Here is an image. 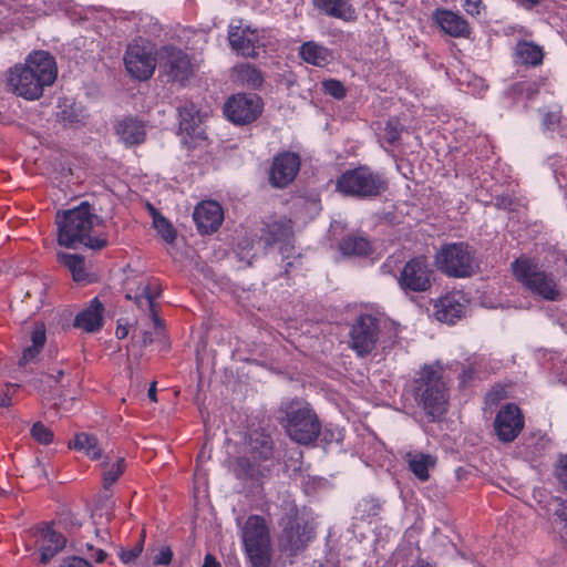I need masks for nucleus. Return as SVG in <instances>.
<instances>
[{
    "mask_svg": "<svg viewBox=\"0 0 567 567\" xmlns=\"http://www.w3.org/2000/svg\"><path fill=\"white\" fill-rule=\"evenodd\" d=\"M556 475L564 489L567 492V456L560 457L556 467Z\"/></svg>",
    "mask_w": 567,
    "mask_h": 567,
    "instance_id": "de8ad7c7",
    "label": "nucleus"
},
{
    "mask_svg": "<svg viewBox=\"0 0 567 567\" xmlns=\"http://www.w3.org/2000/svg\"><path fill=\"white\" fill-rule=\"evenodd\" d=\"M32 437L40 444H50L53 440V433L41 422L33 424L31 429Z\"/></svg>",
    "mask_w": 567,
    "mask_h": 567,
    "instance_id": "a19ab883",
    "label": "nucleus"
},
{
    "mask_svg": "<svg viewBox=\"0 0 567 567\" xmlns=\"http://www.w3.org/2000/svg\"><path fill=\"white\" fill-rule=\"evenodd\" d=\"M103 303L97 297L93 298L85 309L80 311L74 319V327L85 332H95L102 328L103 323Z\"/></svg>",
    "mask_w": 567,
    "mask_h": 567,
    "instance_id": "393cba45",
    "label": "nucleus"
},
{
    "mask_svg": "<svg viewBox=\"0 0 567 567\" xmlns=\"http://www.w3.org/2000/svg\"><path fill=\"white\" fill-rule=\"evenodd\" d=\"M96 537L102 543H107L110 539V534L106 530H96Z\"/></svg>",
    "mask_w": 567,
    "mask_h": 567,
    "instance_id": "4d7b16f0",
    "label": "nucleus"
},
{
    "mask_svg": "<svg viewBox=\"0 0 567 567\" xmlns=\"http://www.w3.org/2000/svg\"><path fill=\"white\" fill-rule=\"evenodd\" d=\"M58 260L65 266L72 274L74 281H83L86 278L84 259L75 254H59Z\"/></svg>",
    "mask_w": 567,
    "mask_h": 567,
    "instance_id": "c9c22d12",
    "label": "nucleus"
},
{
    "mask_svg": "<svg viewBox=\"0 0 567 567\" xmlns=\"http://www.w3.org/2000/svg\"><path fill=\"white\" fill-rule=\"evenodd\" d=\"M125 467V461L123 457H115L107 460L103 463V485L109 488L113 483L117 481Z\"/></svg>",
    "mask_w": 567,
    "mask_h": 567,
    "instance_id": "4c0bfd02",
    "label": "nucleus"
},
{
    "mask_svg": "<svg viewBox=\"0 0 567 567\" xmlns=\"http://www.w3.org/2000/svg\"><path fill=\"white\" fill-rule=\"evenodd\" d=\"M100 224L101 219L91 206L81 203L78 207L56 215L58 243L66 248L84 245L94 250L102 249L107 245V239L96 230Z\"/></svg>",
    "mask_w": 567,
    "mask_h": 567,
    "instance_id": "f257e3e1",
    "label": "nucleus"
},
{
    "mask_svg": "<svg viewBox=\"0 0 567 567\" xmlns=\"http://www.w3.org/2000/svg\"><path fill=\"white\" fill-rule=\"evenodd\" d=\"M433 270L425 257L410 259L400 271L398 285L404 292H424L432 286Z\"/></svg>",
    "mask_w": 567,
    "mask_h": 567,
    "instance_id": "9d476101",
    "label": "nucleus"
},
{
    "mask_svg": "<svg viewBox=\"0 0 567 567\" xmlns=\"http://www.w3.org/2000/svg\"><path fill=\"white\" fill-rule=\"evenodd\" d=\"M471 378V374L467 373V371H464L463 375H462V380L461 382L464 383L467 379Z\"/></svg>",
    "mask_w": 567,
    "mask_h": 567,
    "instance_id": "680f3d73",
    "label": "nucleus"
},
{
    "mask_svg": "<svg viewBox=\"0 0 567 567\" xmlns=\"http://www.w3.org/2000/svg\"><path fill=\"white\" fill-rule=\"evenodd\" d=\"M437 268L450 277H470L476 268L473 251L466 244L444 245L435 256Z\"/></svg>",
    "mask_w": 567,
    "mask_h": 567,
    "instance_id": "423d86ee",
    "label": "nucleus"
},
{
    "mask_svg": "<svg viewBox=\"0 0 567 567\" xmlns=\"http://www.w3.org/2000/svg\"><path fill=\"white\" fill-rule=\"evenodd\" d=\"M124 63L131 76L145 81L158 64V51L150 42L135 41L127 47Z\"/></svg>",
    "mask_w": 567,
    "mask_h": 567,
    "instance_id": "0eeeda50",
    "label": "nucleus"
},
{
    "mask_svg": "<svg viewBox=\"0 0 567 567\" xmlns=\"http://www.w3.org/2000/svg\"><path fill=\"white\" fill-rule=\"evenodd\" d=\"M313 4L324 14L343 21H353L357 17L348 0H313Z\"/></svg>",
    "mask_w": 567,
    "mask_h": 567,
    "instance_id": "c85d7f7f",
    "label": "nucleus"
},
{
    "mask_svg": "<svg viewBox=\"0 0 567 567\" xmlns=\"http://www.w3.org/2000/svg\"><path fill=\"white\" fill-rule=\"evenodd\" d=\"M64 372L63 370L59 369L55 373L48 375V382L49 386H52L53 384H56L60 382V380L63 378Z\"/></svg>",
    "mask_w": 567,
    "mask_h": 567,
    "instance_id": "864d4df0",
    "label": "nucleus"
},
{
    "mask_svg": "<svg viewBox=\"0 0 567 567\" xmlns=\"http://www.w3.org/2000/svg\"><path fill=\"white\" fill-rule=\"evenodd\" d=\"M115 132L120 140L126 145L140 144L144 142L146 136L144 123L134 117L121 120L115 126Z\"/></svg>",
    "mask_w": 567,
    "mask_h": 567,
    "instance_id": "cd10ccee",
    "label": "nucleus"
},
{
    "mask_svg": "<svg viewBox=\"0 0 567 567\" xmlns=\"http://www.w3.org/2000/svg\"><path fill=\"white\" fill-rule=\"evenodd\" d=\"M560 121H561L560 110L557 107L554 110H548L543 115V125L546 130L554 131V130L558 128Z\"/></svg>",
    "mask_w": 567,
    "mask_h": 567,
    "instance_id": "37998d69",
    "label": "nucleus"
},
{
    "mask_svg": "<svg viewBox=\"0 0 567 567\" xmlns=\"http://www.w3.org/2000/svg\"><path fill=\"white\" fill-rule=\"evenodd\" d=\"M300 168L299 156L285 152L275 157L270 169V183L276 187H286L290 184Z\"/></svg>",
    "mask_w": 567,
    "mask_h": 567,
    "instance_id": "f3484780",
    "label": "nucleus"
},
{
    "mask_svg": "<svg viewBox=\"0 0 567 567\" xmlns=\"http://www.w3.org/2000/svg\"><path fill=\"white\" fill-rule=\"evenodd\" d=\"M251 567H270L271 544L245 548Z\"/></svg>",
    "mask_w": 567,
    "mask_h": 567,
    "instance_id": "58836bf2",
    "label": "nucleus"
},
{
    "mask_svg": "<svg viewBox=\"0 0 567 567\" xmlns=\"http://www.w3.org/2000/svg\"><path fill=\"white\" fill-rule=\"evenodd\" d=\"M193 218L202 234H208L218 229L224 220L221 206L215 200H204L194 210Z\"/></svg>",
    "mask_w": 567,
    "mask_h": 567,
    "instance_id": "412c9836",
    "label": "nucleus"
},
{
    "mask_svg": "<svg viewBox=\"0 0 567 567\" xmlns=\"http://www.w3.org/2000/svg\"><path fill=\"white\" fill-rule=\"evenodd\" d=\"M414 395L425 413L432 417L442 415L447 406V388L443 368L436 363L424 365L415 380Z\"/></svg>",
    "mask_w": 567,
    "mask_h": 567,
    "instance_id": "f03ea898",
    "label": "nucleus"
},
{
    "mask_svg": "<svg viewBox=\"0 0 567 567\" xmlns=\"http://www.w3.org/2000/svg\"><path fill=\"white\" fill-rule=\"evenodd\" d=\"M60 567H93L86 559L79 556H69L62 559Z\"/></svg>",
    "mask_w": 567,
    "mask_h": 567,
    "instance_id": "09e8293b",
    "label": "nucleus"
},
{
    "mask_svg": "<svg viewBox=\"0 0 567 567\" xmlns=\"http://www.w3.org/2000/svg\"><path fill=\"white\" fill-rule=\"evenodd\" d=\"M250 452L255 462L269 460L272 455V444L269 436L255 434L249 440Z\"/></svg>",
    "mask_w": 567,
    "mask_h": 567,
    "instance_id": "72a5a7b5",
    "label": "nucleus"
},
{
    "mask_svg": "<svg viewBox=\"0 0 567 567\" xmlns=\"http://www.w3.org/2000/svg\"><path fill=\"white\" fill-rule=\"evenodd\" d=\"M409 467L420 481H427L429 471L434 467L436 458L430 454L413 453L409 454Z\"/></svg>",
    "mask_w": 567,
    "mask_h": 567,
    "instance_id": "7c9ffc66",
    "label": "nucleus"
},
{
    "mask_svg": "<svg viewBox=\"0 0 567 567\" xmlns=\"http://www.w3.org/2000/svg\"><path fill=\"white\" fill-rule=\"evenodd\" d=\"M70 446L79 452L84 453L92 460H97L102 455V449L99 445L97 439L87 433L76 434Z\"/></svg>",
    "mask_w": 567,
    "mask_h": 567,
    "instance_id": "2f4dec72",
    "label": "nucleus"
},
{
    "mask_svg": "<svg viewBox=\"0 0 567 567\" xmlns=\"http://www.w3.org/2000/svg\"><path fill=\"white\" fill-rule=\"evenodd\" d=\"M281 409L287 416V433L293 441L308 444L317 439L320 432L319 421L307 404L292 400L284 402Z\"/></svg>",
    "mask_w": 567,
    "mask_h": 567,
    "instance_id": "20e7f679",
    "label": "nucleus"
},
{
    "mask_svg": "<svg viewBox=\"0 0 567 567\" xmlns=\"http://www.w3.org/2000/svg\"><path fill=\"white\" fill-rule=\"evenodd\" d=\"M85 548L87 551H93L91 558L97 564L103 563L107 557V554L103 549H95L94 546L90 543L85 544Z\"/></svg>",
    "mask_w": 567,
    "mask_h": 567,
    "instance_id": "3c124183",
    "label": "nucleus"
},
{
    "mask_svg": "<svg viewBox=\"0 0 567 567\" xmlns=\"http://www.w3.org/2000/svg\"><path fill=\"white\" fill-rule=\"evenodd\" d=\"M125 297L134 300L135 305L142 311H150L154 324L159 326L161 321L154 309V301L161 295V287L155 281H147L145 277L126 278L124 282Z\"/></svg>",
    "mask_w": 567,
    "mask_h": 567,
    "instance_id": "1a4fd4ad",
    "label": "nucleus"
},
{
    "mask_svg": "<svg viewBox=\"0 0 567 567\" xmlns=\"http://www.w3.org/2000/svg\"><path fill=\"white\" fill-rule=\"evenodd\" d=\"M115 333L118 339H124L127 336V328L118 326Z\"/></svg>",
    "mask_w": 567,
    "mask_h": 567,
    "instance_id": "13d9d810",
    "label": "nucleus"
},
{
    "mask_svg": "<svg viewBox=\"0 0 567 567\" xmlns=\"http://www.w3.org/2000/svg\"><path fill=\"white\" fill-rule=\"evenodd\" d=\"M322 87L326 93L330 94L334 99H342L346 95V89L343 84L334 79L326 80L322 82Z\"/></svg>",
    "mask_w": 567,
    "mask_h": 567,
    "instance_id": "79ce46f5",
    "label": "nucleus"
},
{
    "mask_svg": "<svg viewBox=\"0 0 567 567\" xmlns=\"http://www.w3.org/2000/svg\"><path fill=\"white\" fill-rule=\"evenodd\" d=\"M148 398L152 400V401H156V383L153 382L148 389Z\"/></svg>",
    "mask_w": 567,
    "mask_h": 567,
    "instance_id": "bf43d9fd",
    "label": "nucleus"
},
{
    "mask_svg": "<svg viewBox=\"0 0 567 567\" xmlns=\"http://www.w3.org/2000/svg\"><path fill=\"white\" fill-rule=\"evenodd\" d=\"M287 514L281 519L284 527L279 538L284 550L295 555L302 550L307 543L313 537L312 530L301 526L297 517V507L292 502H286Z\"/></svg>",
    "mask_w": 567,
    "mask_h": 567,
    "instance_id": "6e6552de",
    "label": "nucleus"
},
{
    "mask_svg": "<svg viewBox=\"0 0 567 567\" xmlns=\"http://www.w3.org/2000/svg\"><path fill=\"white\" fill-rule=\"evenodd\" d=\"M158 66L173 80L183 82L193 72L188 55L173 45H165L158 50Z\"/></svg>",
    "mask_w": 567,
    "mask_h": 567,
    "instance_id": "4468645a",
    "label": "nucleus"
},
{
    "mask_svg": "<svg viewBox=\"0 0 567 567\" xmlns=\"http://www.w3.org/2000/svg\"><path fill=\"white\" fill-rule=\"evenodd\" d=\"M179 134L184 144L189 147L196 145L197 140L203 138L202 118L193 103L179 107Z\"/></svg>",
    "mask_w": 567,
    "mask_h": 567,
    "instance_id": "aec40b11",
    "label": "nucleus"
},
{
    "mask_svg": "<svg viewBox=\"0 0 567 567\" xmlns=\"http://www.w3.org/2000/svg\"><path fill=\"white\" fill-rule=\"evenodd\" d=\"M380 329V320L371 315H362L351 330L353 350L359 355L369 354L375 347Z\"/></svg>",
    "mask_w": 567,
    "mask_h": 567,
    "instance_id": "ddd939ff",
    "label": "nucleus"
},
{
    "mask_svg": "<svg viewBox=\"0 0 567 567\" xmlns=\"http://www.w3.org/2000/svg\"><path fill=\"white\" fill-rule=\"evenodd\" d=\"M228 41L234 51L247 58L256 56L261 47L259 31L238 18L233 19L228 25Z\"/></svg>",
    "mask_w": 567,
    "mask_h": 567,
    "instance_id": "f8f14e48",
    "label": "nucleus"
},
{
    "mask_svg": "<svg viewBox=\"0 0 567 567\" xmlns=\"http://www.w3.org/2000/svg\"><path fill=\"white\" fill-rule=\"evenodd\" d=\"M466 310V300L461 291H453L442 296L434 303L435 318L445 323H454L461 319Z\"/></svg>",
    "mask_w": 567,
    "mask_h": 567,
    "instance_id": "a211bd4d",
    "label": "nucleus"
},
{
    "mask_svg": "<svg viewBox=\"0 0 567 567\" xmlns=\"http://www.w3.org/2000/svg\"><path fill=\"white\" fill-rule=\"evenodd\" d=\"M11 404V396L4 390H0V406H9Z\"/></svg>",
    "mask_w": 567,
    "mask_h": 567,
    "instance_id": "6e6d98bb",
    "label": "nucleus"
},
{
    "mask_svg": "<svg viewBox=\"0 0 567 567\" xmlns=\"http://www.w3.org/2000/svg\"><path fill=\"white\" fill-rule=\"evenodd\" d=\"M433 19L437 25L451 37L465 38L471 32L467 21L453 11L437 9L433 14Z\"/></svg>",
    "mask_w": 567,
    "mask_h": 567,
    "instance_id": "b1692460",
    "label": "nucleus"
},
{
    "mask_svg": "<svg viewBox=\"0 0 567 567\" xmlns=\"http://www.w3.org/2000/svg\"><path fill=\"white\" fill-rule=\"evenodd\" d=\"M142 550H143V545L140 542L133 548L121 549L118 556H120V559L124 564H130V563L134 561L141 555Z\"/></svg>",
    "mask_w": 567,
    "mask_h": 567,
    "instance_id": "a18cd8bd",
    "label": "nucleus"
},
{
    "mask_svg": "<svg viewBox=\"0 0 567 567\" xmlns=\"http://www.w3.org/2000/svg\"><path fill=\"white\" fill-rule=\"evenodd\" d=\"M384 140L390 144L393 145L400 137V128L399 124L394 120L388 121L385 128H384Z\"/></svg>",
    "mask_w": 567,
    "mask_h": 567,
    "instance_id": "c03bdc74",
    "label": "nucleus"
},
{
    "mask_svg": "<svg viewBox=\"0 0 567 567\" xmlns=\"http://www.w3.org/2000/svg\"><path fill=\"white\" fill-rule=\"evenodd\" d=\"M37 543L39 544L40 563L48 564L65 544V537L55 532L51 525H43L38 532Z\"/></svg>",
    "mask_w": 567,
    "mask_h": 567,
    "instance_id": "4be33fe9",
    "label": "nucleus"
},
{
    "mask_svg": "<svg viewBox=\"0 0 567 567\" xmlns=\"http://www.w3.org/2000/svg\"><path fill=\"white\" fill-rule=\"evenodd\" d=\"M517 281L532 292L547 300H555L559 290L553 275L546 272L535 260L520 257L512 264Z\"/></svg>",
    "mask_w": 567,
    "mask_h": 567,
    "instance_id": "7ed1b4c3",
    "label": "nucleus"
},
{
    "mask_svg": "<svg viewBox=\"0 0 567 567\" xmlns=\"http://www.w3.org/2000/svg\"><path fill=\"white\" fill-rule=\"evenodd\" d=\"M337 189L346 196L373 197L385 189V182L368 167H359L343 173L337 179Z\"/></svg>",
    "mask_w": 567,
    "mask_h": 567,
    "instance_id": "39448f33",
    "label": "nucleus"
},
{
    "mask_svg": "<svg viewBox=\"0 0 567 567\" xmlns=\"http://www.w3.org/2000/svg\"><path fill=\"white\" fill-rule=\"evenodd\" d=\"M340 250L347 256L362 257L370 252L371 246L369 240L364 237L350 236L341 241Z\"/></svg>",
    "mask_w": 567,
    "mask_h": 567,
    "instance_id": "f704fd0d",
    "label": "nucleus"
},
{
    "mask_svg": "<svg viewBox=\"0 0 567 567\" xmlns=\"http://www.w3.org/2000/svg\"><path fill=\"white\" fill-rule=\"evenodd\" d=\"M8 85L17 95L27 100L39 99L44 89L39 78H35L24 64H18L10 69Z\"/></svg>",
    "mask_w": 567,
    "mask_h": 567,
    "instance_id": "2eb2a0df",
    "label": "nucleus"
},
{
    "mask_svg": "<svg viewBox=\"0 0 567 567\" xmlns=\"http://www.w3.org/2000/svg\"><path fill=\"white\" fill-rule=\"evenodd\" d=\"M45 328L43 324H37L31 333L32 344L24 349L20 359V364L24 365L34 360L45 343Z\"/></svg>",
    "mask_w": 567,
    "mask_h": 567,
    "instance_id": "473e14b6",
    "label": "nucleus"
},
{
    "mask_svg": "<svg viewBox=\"0 0 567 567\" xmlns=\"http://www.w3.org/2000/svg\"><path fill=\"white\" fill-rule=\"evenodd\" d=\"M522 1L525 2L526 4L530 6V7L535 6L538 2V0H522Z\"/></svg>",
    "mask_w": 567,
    "mask_h": 567,
    "instance_id": "e2e57ef3",
    "label": "nucleus"
},
{
    "mask_svg": "<svg viewBox=\"0 0 567 567\" xmlns=\"http://www.w3.org/2000/svg\"><path fill=\"white\" fill-rule=\"evenodd\" d=\"M28 70L35 78H39L43 87L50 86L56 79L58 69L53 56L47 51H34L30 53L24 62Z\"/></svg>",
    "mask_w": 567,
    "mask_h": 567,
    "instance_id": "6ab92c4d",
    "label": "nucleus"
},
{
    "mask_svg": "<svg viewBox=\"0 0 567 567\" xmlns=\"http://www.w3.org/2000/svg\"><path fill=\"white\" fill-rule=\"evenodd\" d=\"M237 80L247 86L259 87L262 84V75L258 69L251 64H241L235 68Z\"/></svg>",
    "mask_w": 567,
    "mask_h": 567,
    "instance_id": "e433bc0d",
    "label": "nucleus"
},
{
    "mask_svg": "<svg viewBox=\"0 0 567 567\" xmlns=\"http://www.w3.org/2000/svg\"><path fill=\"white\" fill-rule=\"evenodd\" d=\"M515 56L517 62L536 66L543 62L544 51L543 48L534 42L519 41L515 48Z\"/></svg>",
    "mask_w": 567,
    "mask_h": 567,
    "instance_id": "c756f323",
    "label": "nucleus"
},
{
    "mask_svg": "<svg viewBox=\"0 0 567 567\" xmlns=\"http://www.w3.org/2000/svg\"><path fill=\"white\" fill-rule=\"evenodd\" d=\"M555 515L566 524L567 526V505L565 502H560L555 511Z\"/></svg>",
    "mask_w": 567,
    "mask_h": 567,
    "instance_id": "603ef678",
    "label": "nucleus"
},
{
    "mask_svg": "<svg viewBox=\"0 0 567 567\" xmlns=\"http://www.w3.org/2000/svg\"><path fill=\"white\" fill-rule=\"evenodd\" d=\"M240 529L245 548L270 544L269 528L261 516H249Z\"/></svg>",
    "mask_w": 567,
    "mask_h": 567,
    "instance_id": "5701e85b",
    "label": "nucleus"
},
{
    "mask_svg": "<svg viewBox=\"0 0 567 567\" xmlns=\"http://www.w3.org/2000/svg\"><path fill=\"white\" fill-rule=\"evenodd\" d=\"M173 553L168 546H162L153 557L155 565L166 566L172 561Z\"/></svg>",
    "mask_w": 567,
    "mask_h": 567,
    "instance_id": "49530a36",
    "label": "nucleus"
},
{
    "mask_svg": "<svg viewBox=\"0 0 567 567\" xmlns=\"http://www.w3.org/2000/svg\"><path fill=\"white\" fill-rule=\"evenodd\" d=\"M411 567H433L432 565H430L429 563H424V561H416L415 564H413Z\"/></svg>",
    "mask_w": 567,
    "mask_h": 567,
    "instance_id": "052dcab7",
    "label": "nucleus"
},
{
    "mask_svg": "<svg viewBox=\"0 0 567 567\" xmlns=\"http://www.w3.org/2000/svg\"><path fill=\"white\" fill-rule=\"evenodd\" d=\"M262 101L257 94H236L224 105L226 117L237 125L254 122L262 112Z\"/></svg>",
    "mask_w": 567,
    "mask_h": 567,
    "instance_id": "9b49d317",
    "label": "nucleus"
},
{
    "mask_svg": "<svg viewBox=\"0 0 567 567\" xmlns=\"http://www.w3.org/2000/svg\"><path fill=\"white\" fill-rule=\"evenodd\" d=\"M62 118H63V120H68L69 122H73V120H72V118H69V117H66V116H64V115L62 116Z\"/></svg>",
    "mask_w": 567,
    "mask_h": 567,
    "instance_id": "0e129e2a",
    "label": "nucleus"
},
{
    "mask_svg": "<svg viewBox=\"0 0 567 567\" xmlns=\"http://www.w3.org/2000/svg\"><path fill=\"white\" fill-rule=\"evenodd\" d=\"M494 426L501 441H514L524 426V417L518 406L512 403L503 406L495 417Z\"/></svg>",
    "mask_w": 567,
    "mask_h": 567,
    "instance_id": "dca6fc26",
    "label": "nucleus"
},
{
    "mask_svg": "<svg viewBox=\"0 0 567 567\" xmlns=\"http://www.w3.org/2000/svg\"><path fill=\"white\" fill-rule=\"evenodd\" d=\"M267 245L271 244H280V254L282 256L289 251L292 239V225L289 219H280L276 220L269 225H267Z\"/></svg>",
    "mask_w": 567,
    "mask_h": 567,
    "instance_id": "bb28decb",
    "label": "nucleus"
},
{
    "mask_svg": "<svg viewBox=\"0 0 567 567\" xmlns=\"http://www.w3.org/2000/svg\"><path fill=\"white\" fill-rule=\"evenodd\" d=\"M203 567H220V564L212 554H207L205 556Z\"/></svg>",
    "mask_w": 567,
    "mask_h": 567,
    "instance_id": "5fc2aeb1",
    "label": "nucleus"
},
{
    "mask_svg": "<svg viewBox=\"0 0 567 567\" xmlns=\"http://www.w3.org/2000/svg\"><path fill=\"white\" fill-rule=\"evenodd\" d=\"M153 225L158 235L167 243L172 244L176 239V230L172 224L161 215H154Z\"/></svg>",
    "mask_w": 567,
    "mask_h": 567,
    "instance_id": "ea45409f",
    "label": "nucleus"
},
{
    "mask_svg": "<svg viewBox=\"0 0 567 567\" xmlns=\"http://www.w3.org/2000/svg\"><path fill=\"white\" fill-rule=\"evenodd\" d=\"M463 7L470 16H480L484 9L482 0H464Z\"/></svg>",
    "mask_w": 567,
    "mask_h": 567,
    "instance_id": "8fccbe9b",
    "label": "nucleus"
},
{
    "mask_svg": "<svg viewBox=\"0 0 567 567\" xmlns=\"http://www.w3.org/2000/svg\"><path fill=\"white\" fill-rule=\"evenodd\" d=\"M298 53L303 62L317 68H324L333 61L332 51L316 41L303 42Z\"/></svg>",
    "mask_w": 567,
    "mask_h": 567,
    "instance_id": "a878e982",
    "label": "nucleus"
}]
</instances>
